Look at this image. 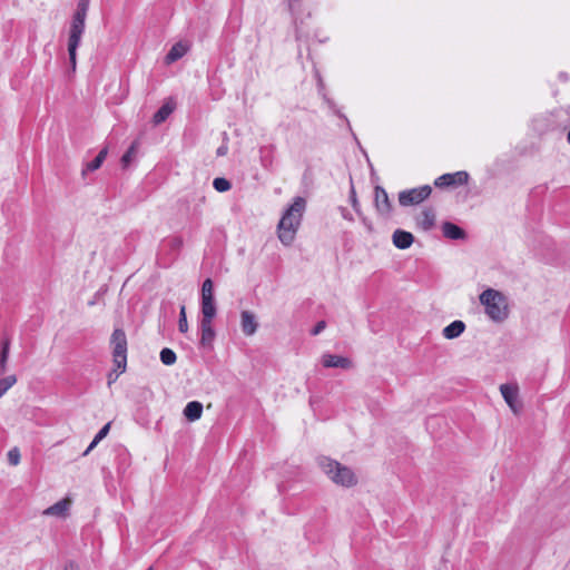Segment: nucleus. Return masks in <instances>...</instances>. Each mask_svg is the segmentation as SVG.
<instances>
[{
  "label": "nucleus",
  "instance_id": "nucleus-1",
  "mask_svg": "<svg viewBox=\"0 0 570 570\" xmlns=\"http://www.w3.org/2000/svg\"><path fill=\"white\" fill-rule=\"evenodd\" d=\"M305 209V198L297 196L294 198L292 205L284 212L277 225L278 238L283 245L291 246L293 244Z\"/></svg>",
  "mask_w": 570,
  "mask_h": 570
},
{
  "label": "nucleus",
  "instance_id": "nucleus-2",
  "mask_svg": "<svg viewBox=\"0 0 570 570\" xmlns=\"http://www.w3.org/2000/svg\"><path fill=\"white\" fill-rule=\"evenodd\" d=\"M89 9V0H79L77 9L73 13L70 24L69 39H68V53L71 70H76L77 66V48L80 45L81 37L85 32V22Z\"/></svg>",
  "mask_w": 570,
  "mask_h": 570
},
{
  "label": "nucleus",
  "instance_id": "nucleus-3",
  "mask_svg": "<svg viewBox=\"0 0 570 570\" xmlns=\"http://www.w3.org/2000/svg\"><path fill=\"white\" fill-rule=\"evenodd\" d=\"M480 302L485 308V314L493 322L501 323L509 315L505 296L493 288H488L480 295Z\"/></svg>",
  "mask_w": 570,
  "mask_h": 570
},
{
  "label": "nucleus",
  "instance_id": "nucleus-4",
  "mask_svg": "<svg viewBox=\"0 0 570 570\" xmlns=\"http://www.w3.org/2000/svg\"><path fill=\"white\" fill-rule=\"evenodd\" d=\"M318 464L323 472L337 485L350 488L357 482L354 472L337 461L330 458H321Z\"/></svg>",
  "mask_w": 570,
  "mask_h": 570
},
{
  "label": "nucleus",
  "instance_id": "nucleus-5",
  "mask_svg": "<svg viewBox=\"0 0 570 570\" xmlns=\"http://www.w3.org/2000/svg\"><path fill=\"white\" fill-rule=\"evenodd\" d=\"M110 345L116 370L122 373L127 366V336L124 330L115 328L110 337Z\"/></svg>",
  "mask_w": 570,
  "mask_h": 570
},
{
  "label": "nucleus",
  "instance_id": "nucleus-6",
  "mask_svg": "<svg viewBox=\"0 0 570 570\" xmlns=\"http://www.w3.org/2000/svg\"><path fill=\"white\" fill-rule=\"evenodd\" d=\"M432 193V188L429 185H424L417 188L403 190L399 194V203L401 206L419 205L425 200Z\"/></svg>",
  "mask_w": 570,
  "mask_h": 570
},
{
  "label": "nucleus",
  "instance_id": "nucleus-7",
  "mask_svg": "<svg viewBox=\"0 0 570 570\" xmlns=\"http://www.w3.org/2000/svg\"><path fill=\"white\" fill-rule=\"evenodd\" d=\"M469 174L466 171H456L452 174H444L438 177L434 181L435 187H455L466 184Z\"/></svg>",
  "mask_w": 570,
  "mask_h": 570
},
{
  "label": "nucleus",
  "instance_id": "nucleus-8",
  "mask_svg": "<svg viewBox=\"0 0 570 570\" xmlns=\"http://www.w3.org/2000/svg\"><path fill=\"white\" fill-rule=\"evenodd\" d=\"M500 392H501L504 401L510 406V409L514 413H518V411L520 409V404H519V401H518V397H519V389H518V386L513 385V384H502L500 386Z\"/></svg>",
  "mask_w": 570,
  "mask_h": 570
},
{
  "label": "nucleus",
  "instance_id": "nucleus-9",
  "mask_svg": "<svg viewBox=\"0 0 570 570\" xmlns=\"http://www.w3.org/2000/svg\"><path fill=\"white\" fill-rule=\"evenodd\" d=\"M240 328L244 335L252 336L258 328L256 315L250 311H243L240 313Z\"/></svg>",
  "mask_w": 570,
  "mask_h": 570
},
{
  "label": "nucleus",
  "instance_id": "nucleus-10",
  "mask_svg": "<svg viewBox=\"0 0 570 570\" xmlns=\"http://www.w3.org/2000/svg\"><path fill=\"white\" fill-rule=\"evenodd\" d=\"M374 202H375V207L380 214L389 215L391 213L392 205L389 199V195L383 187H381V186L375 187Z\"/></svg>",
  "mask_w": 570,
  "mask_h": 570
},
{
  "label": "nucleus",
  "instance_id": "nucleus-11",
  "mask_svg": "<svg viewBox=\"0 0 570 570\" xmlns=\"http://www.w3.org/2000/svg\"><path fill=\"white\" fill-rule=\"evenodd\" d=\"M71 505V500L69 498H65L57 503L52 504L51 507L47 508L43 511L45 515H51V517H58V518H65L68 514V511Z\"/></svg>",
  "mask_w": 570,
  "mask_h": 570
},
{
  "label": "nucleus",
  "instance_id": "nucleus-12",
  "mask_svg": "<svg viewBox=\"0 0 570 570\" xmlns=\"http://www.w3.org/2000/svg\"><path fill=\"white\" fill-rule=\"evenodd\" d=\"M322 362L325 367H338L344 370L352 367V361L350 358L333 354H324Z\"/></svg>",
  "mask_w": 570,
  "mask_h": 570
},
{
  "label": "nucleus",
  "instance_id": "nucleus-13",
  "mask_svg": "<svg viewBox=\"0 0 570 570\" xmlns=\"http://www.w3.org/2000/svg\"><path fill=\"white\" fill-rule=\"evenodd\" d=\"M392 240L395 247L406 249L413 244L414 237L410 232L396 229L393 233Z\"/></svg>",
  "mask_w": 570,
  "mask_h": 570
},
{
  "label": "nucleus",
  "instance_id": "nucleus-14",
  "mask_svg": "<svg viewBox=\"0 0 570 570\" xmlns=\"http://www.w3.org/2000/svg\"><path fill=\"white\" fill-rule=\"evenodd\" d=\"M187 51H188V46L186 43H183V42L175 43L165 57L166 63L170 65V63L177 61L183 56H185Z\"/></svg>",
  "mask_w": 570,
  "mask_h": 570
},
{
  "label": "nucleus",
  "instance_id": "nucleus-15",
  "mask_svg": "<svg viewBox=\"0 0 570 570\" xmlns=\"http://www.w3.org/2000/svg\"><path fill=\"white\" fill-rule=\"evenodd\" d=\"M417 225L424 229L430 230L435 224V213L431 208L424 209L416 218Z\"/></svg>",
  "mask_w": 570,
  "mask_h": 570
},
{
  "label": "nucleus",
  "instance_id": "nucleus-16",
  "mask_svg": "<svg viewBox=\"0 0 570 570\" xmlns=\"http://www.w3.org/2000/svg\"><path fill=\"white\" fill-rule=\"evenodd\" d=\"M465 331V324L462 321H453L451 324L445 326L442 334L448 340L459 337Z\"/></svg>",
  "mask_w": 570,
  "mask_h": 570
},
{
  "label": "nucleus",
  "instance_id": "nucleus-17",
  "mask_svg": "<svg viewBox=\"0 0 570 570\" xmlns=\"http://www.w3.org/2000/svg\"><path fill=\"white\" fill-rule=\"evenodd\" d=\"M200 344L203 346H210L215 338V331L213 328V322H200Z\"/></svg>",
  "mask_w": 570,
  "mask_h": 570
},
{
  "label": "nucleus",
  "instance_id": "nucleus-18",
  "mask_svg": "<svg viewBox=\"0 0 570 570\" xmlns=\"http://www.w3.org/2000/svg\"><path fill=\"white\" fill-rule=\"evenodd\" d=\"M203 413V404L198 401H191L187 403L184 409V415L188 421H196L200 419Z\"/></svg>",
  "mask_w": 570,
  "mask_h": 570
},
{
  "label": "nucleus",
  "instance_id": "nucleus-19",
  "mask_svg": "<svg viewBox=\"0 0 570 570\" xmlns=\"http://www.w3.org/2000/svg\"><path fill=\"white\" fill-rule=\"evenodd\" d=\"M443 235L450 239H462L465 237L464 230L455 224L445 222L442 225Z\"/></svg>",
  "mask_w": 570,
  "mask_h": 570
},
{
  "label": "nucleus",
  "instance_id": "nucleus-20",
  "mask_svg": "<svg viewBox=\"0 0 570 570\" xmlns=\"http://www.w3.org/2000/svg\"><path fill=\"white\" fill-rule=\"evenodd\" d=\"M175 109V104L171 101L165 102L153 117L154 125L164 122Z\"/></svg>",
  "mask_w": 570,
  "mask_h": 570
},
{
  "label": "nucleus",
  "instance_id": "nucleus-21",
  "mask_svg": "<svg viewBox=\"0 0 570 570\" xmlns=\"http://www.w3.org/2000/svg\"><path fill=\"white\" fill-rule=\"evenodd\" d=\"M215 299H202V321L200 322H213L216 316Z\"/></svg>",
  "mask_w": 570,
  "mask_h": 570
},
{
  "label": "nucleus",
  "instance_id": "nucleus-22",
  "mask_svg": "<svg viewBox=\"0 0 570 570\" xmlns=\"http://www.w3.org/2000/svg\"><path fill=\"white\" fill-rule=\"evenodd\" d=\"M11 341L9 337H4L1 342V352H0V374H4L7 372V363L9 358Z\"/></svg>",
  "mask_w": 570,
  "mask_h": 570
},
{
  "label": "nucleus",
  "instance_id": "nucleus-23",
  "mask_svg": "<svg viewBox=\"0 0 570 570\" xmlns=\"http://www.w3.org/2000/svg\"><path fill=\"white\" fill-rule=\"evenodd\" d=\"M107 154H108L107 147L102 148L99 151V154L96 156V158L86 165V168L82 170V175H85L87 171H94V170L99 169L101 167L104 160L106 159Z\"/></svg>",
  "mask_w": 570,
  "mask_h": 570
},
{
  "label": "nucleus",
  "instance_id": "nucleus-24",
  "mask_svg": "<svg viewBox=\"0 0 570 570\" xmlns=\"http://www.w3.org/2000/svg\"><path fill=\"white\" fill-rule=\"evenodd\" d=\"M139 144L138 141H134L128 150L121 157V164L124 167H128L132 159L136 157Z\"/></svg>",
  "mask_w": 570,
  "mask_h": 570
},
{
  "label": "nucleus",
  "instance_id": "nucleus-25",
  "mask_svg": "<svg viewBox=\"0 0 570 570\" xmlns=\"http://www.w3.org/2000/svg\"><path fill=\"white\" fill-rule=\"evenodd\" d=\"M202 299H215L214 298V285L210 278L205 279L202 286Z\"/></svg>",
  "mask_w": 570,
  "mask_h": 570
},
{
  "label": "nucleus",
  "instance_id": "nucleus-26",
  "mask_svg": "<svg viewBox=\"0 0 570 570\" xmlns=\"http://www.w3.org/2000/svg\"><path fill=\"white\" fill-rule=\"evenodd\" d=\"M176 354L173 350L165 347L160 351V361L165 365H173L176 362Z\"/></svg>",
  "mask_w": 570,
  "mask_h": 570
},
{
  "label": "nucleus",
  "instance_id": "nucleus-27",
  "mask_svg": "<svg viewBox=\"0 0 570 570\" xmlns=\"http://www.w3.org/2000/svg\"><path fill=\"white\" fill-rule=\"evenodd\" d=\"M213 186L219 193L228 191L232 188L230 181L223 177L215 178Z\"/></svg>",
  "mask_w": 570,
  "mask_h": 570
},
{
  "label": "nucleus",
  "instance_id": "nucleus-28",
  "mask_svg": "<svg viewBox=\"0 0 570 570\" xmlns=\"http://www.w3.org/2000/svg\"><path fill=\"white\" fill-rule=\"evenodd\" d=\"M17 382L16 375H9L0 380V397Z\"/></svg>",
  "mask_w": 570,
  "mask_h": 570
},
{
  "label": "nucleus",
  "instance_id": "nucleus-29",
  "mask_svg": "<svg viewBox=\"0 0 570 570\" xmlns=\"http://www.w3.org/2000/svg\"><path fill=\"white\" fill-rule=\"evenodd\" d=\"M178 330L181 333H186L188 331L186 307L184 305L180 306V311H179Z\"/></svg>",
  "mask_w": 570,
  "mask_h": 570
},
{
  "label": "nucleus",
  "instance_id": "nucleus-30",
  "mask_svg": "<svg viewBox=\"0 0 570 570\" xmlns=\"http://www.w3.org/2000/svg\"><path fill=\"white\" fill-rule=\"evenodd\" d=\"M8 461L11 465H17L20 462V452L18 449H12L9 451Z\"/></svg>",
  "mask_w": 570,
  "mask_h": 570
},
{
  "label": "nucleus",
  "instance_id": "nucleus-31",
  "mask_svg": "<svg viewBox=\"0 0 570 570\" xmlns=\"http://www.w3.org/2000/svg\"><path fill=\"white\" fill-rule=\"evenodd\" d=\"M110 422L105 424L100 431L96 434V442H100L102 439H105L107 436V434L109 433V430H110Z\"/></svg>",
  "mask_w": 570,
  "mask_h": 570
},
{
  "label": "nucleus",
  "instance_id": "nucleus-32",
  "mask_svg": "<svg viewBox=\"0 0 570 570\" xmlns=\"http://www.w3.org/2000/svg\"><path fill=\"white\" fill-rule=\"evenodd\" d=\"M326 327V322L325 321H320L316 323V325L313 327V330L311 331V334L316 336L318 335L321 332H323Z\"/></svg>",
  "mask_w": 570,
  "mask_h": 570
},
{
  "label": "nucleus",
  "instance_id": "nucleus-33",
  "mask_svg": "<svg viewBox=\"0 0 570 570\" xmlns=\"http://www.w3.org/2000/svg\"><path fill=\"white\" fill-rule=\"evenodd\" d=\"M350 199H351V204H352L353 208H354L356 212H358V207H360V205H358V202H357V198H356V193H355V190H354V188H353V187H352V189H351Z\"/></svg>",
  "mask_w": 570,
  "mask_h": 570
},
{
  "label": "nucleus",
  "instance_id": "nucleus-34",
  "mask_svg": "<svg viewBox=\"0 0 570 570\" xmlns=\"http://www.w3.org/2000/svg\"><path fill=\"white\" fill-rule=\"evenodd\" d=\"M98 443L99 442H96V438H94V440L91 441V443L89 444L87 450L83 452V455L89 454V452L92 451L97 446Z\"/></svg>",
  "mask_w": 570,
  "mask_h": 570
},
{
  "label": "nucleus",
  "instance_id": "nucleus-35",
  "mask_svg": "<svg viewBox=\"0 0 570 570\" xmlns=\"http://www.w3.org/2000/svg\"><path fill=\"white\" fill-rule=\"evenodd\" d=\"M65 570H79V567L75 562L70 561L66 564Z\"/></svg>",
  "mask_w": 570,
  "mask_h": 570
},
{
  "label": "nucleus",
  "instance_id": "nucleus-36",
  "mask_svg": "<svg viewBox=\"0 0 570 570\" xmlns=\"http://www.w3.org/2000/svg\"><path fill=\"white\" fill-rule=\"evenodd\" d=\"M226 153H227V146H220L217 149V156H224V155H226Z\"/></svg>",
  "mask_w": 570,
  "mask_h": 570
},
{
  "label": "nucleus",
  "instance_id": "nucleus-37",
  "mask_svg": "<svg viewBox=\"0 0 570 570\" xmlns=\"http://www.w3.org/2000/svg\"><path fill=\"white\" fill-rule=\"evenodd\" d=\"M346 210L343 209V217L346 218V219H352V217L348 216V214L345 213Z\"/></svg>",
  "mask_w": 570,
  "mask_h": 570
},
{
  "label": "nucleus",
  "instance_id": "nucleus-38",
  "mask_svg": "<svg viewBox=\"0 0 570 570\" xmlns=\"http://www.w3.org/2000/svg\"><path fill=\"white\" fill-rule=\"evenodd\" d=\"M568 141L570 142V129H569V132H568Z\"/></svg>",
  "mask_w": 570,
  "mask_h": 570
},
{
  "label": "nucleus",
  "instance_id": "nucleus-39",
  "mask_svg": "<svg viewBox=\"0 0 570 570\" xmlns=\"http://www.w3.org/2000/svg\"><path fill=\"white\" fill-rule=\"evenodd\" d=\"M147 570H153V568H148Z\"/></svg>",
  "mask_w": 570,
  "mask_h": 570
}]
</instances>
